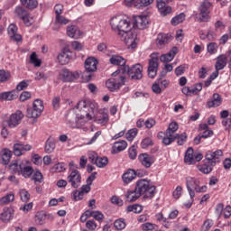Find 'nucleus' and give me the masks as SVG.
Here are the masks:
<instances>
[{"instance_id": "6ab92c4d", "label": "nucleus", "mask_w": 231, "mask_h": 231, "mask_svg": "<svg viewBox=\"0 0 231 231\" xmlns=\"http://www.w3.org/2000/svg\"><path fill=\"white\" fill-rule=\"evenodd\" d=\"M172 41V36L171 34L159 33L156 39L157 47L162 50V48H165L169 42Z\"/></svg>"}, {"instance_id": "c756f323", "label": "nucleus", "mask_w": 231, "mask_h": 231, "mask_svg": "<svg viewBox=\"0 0 231 231\" xmlns=\"http://www.w3.org/2000/svg\"><path fill=\"white\" fill-rule=\"evenodd\" d=\"M17 97H19V92H17V90L0 93V100H15Z\"/></svg>"}, {"instance_id": "7c9ffc66", "label": "nucleus", "mask_w": 231, "mask_h": 231, "mask_svg": "<svg viewBox=\"0 0 231 231\" xmlns=\"http://www.w3.org/2000/svg\"><path fill=\"white\" fill-rule=\"evenodd\" d=\"M67 35L72 39H80V30L75 25H70L67 27Z\"/></svg>"}, {"instance_id": "4d7b16f0", "label": "nucleus", "mask_w": 231, "mask_h": 231, "mask_svg": "<svg viewBox=\"0 0 231 231\" xmlns=\"http://www.w3.org/2000/svg\"><path fill=\"white\" fill-rule=\"evenodd\" d=\"M136 134H138V129L133 128V129L129 130L126 133V140H128V142H133V140H134V137L136 136Z\"/></svg>"}, {"instance_id": "ea45409f", "label": "nucleus", "mask_w": 231, "mask_h": 231, "mask_svg": "<svg viewBox=\"0 0 231 231\" xmlns=\"http://www.w3.org/2000/svg\"><path fill=\"white\" fill-rule=\"evenodd\" d=\"M20 174H22L23 178H30V175L33 174V168H32L31 166H26V162H23Z\"/></svg>"}, {"instance_id": "9b49d317", "label": "nucleus", "mask_w": 231, "mask_h": 231, "mask_svg": "<svg viewBox=\"0 0 231 231\" xmlns=\"http://www.w3.org/2000/svg\"><path fill=\"white\" fill-rule=\"evenodd\" d=\"M221 158H223V151L221 150H217L216 152L208 151L206 153V160L211 167L216 166V163H219V162H221Z\"/></svg>"}, {"instance_id": "7ed1b4c3", "label": "nucleus", "mask_w": 231, "mask_h": 231, "mask_svg": "<svg viewBox=\"0 0 231 231\" xmlns=\"http://www.w3.org/2000/svg\"><path fill=\"white\" fill-rule=\"evenodd\" d=\"M77 108L83 114L82 116H86L91 120L93 118V115L97 109H98V105L97 103H93L89 100L79 101L77 105Z\"/></svg>"}, {"instance_id": "6e6552de", "label": "nucleus", "mask_w": 231, "mask_h": 231, "mask_svg": "<svg viewBox=\"0 0 231 231\" xmlns=\"http://www.w3.org/2000/svg\"><path fill=\"white\" fill-rule=\"evenodd\" d=\"M44 111V103L41 99L34 100L32 104V109H27V116L28 118H39L42 112Z\"/></svg>"}, {"instance_id": "cd10ccee", "label": "nucleus", "mask_w": 231, "mask_h": 231, "mask_svg": "<svg viewBox=\"0 0 231 231\" xmlns=\"http://www.w3.org/2000/svg\"><path fill=\"white\" fill-rule=\"evenodd\" d=\"M12 217H14V209H12V208H5L0 215L1 221L9 223Z\"/></svg>"}, {"instance_id": "0e129e2a", "label": "nucleus", "mask_w": 231, "mask_h": 231, "mask_svg": "<svg viewBox=\"0 0 231 231\" xmlns=\"http://www.w3.org/2000/svg\"><path fill=\"white\" fill-rule=\"evenodd\" d=\"M98 153L95 152H88V160L90 162V163H93V165H95V163H97V160H98Z\"/></svg>"}, {"instance_id": "9d476101", "label": "nucleus", "mask_w": 231, "mask_h": 231, "mask_svg": "<svg viewBox=\"0 0 231 231\" xmlns=\"http://www.w3.org/2000/svg\"><path fill=\"white\" fill-rule=\"evenodd\" d=\"M67 180L73 189H79V187H80V184L82 183V175L78 170H72L69 174Z\"/></svg>"}, {"instance_id": "bb28decb", "label": "nucleus", "mask_w": 231, "mask_h": 231, "mask_svg": "<svg viewBox=\"0 0 231 231\" xmlns=\"http://www.w3.org/2000/svg\"><path fill=\"white\" fill-rule=\"evenodd\" d=\"M141 193L137 188V186H135L134 189V190H128L126 192V195H125V198H126V200L129 202V203H133L134 201H136L137 199H139V198L141 197Z\"/></svg>"}, {"instance_id": "b1692460", "label": "nucleus", "mask_w": 231, "mask_h": 231, "mask_svg": "<svg viewBox=\"0 0 231 231\" xmlns=\"http://www.w3.org/2000/svg\"><path fill=\"white\" fill-rule=\"evenodd\" d=\"M24 162L18 160V161H14L10 165H9V170L13 174H18V176H21V172H23V165Z\"/></svg>"}, {"instance_id": "603ef678", "label": "nucleus", "mask_w": 231, "mask_h": 231, "mask_svg": "<svg viewBox=\"0 0 231 231\" xmlns=\"http://www.w3.org/2000/svg\"><path fill=\"white\" fill-rule=\"evenodd\" d=\"M10 77H12L10 71L0 69V82H8V80H10Z\"/></svg>"}, {"instance_id": "3c124183", "label": "nucleus", "mask_w": 231, "mask_h": 231, "mask_svg": "<svg viewBox=\"0 0 231 231\" xmlns=\"http://www.w3.org/2000/svg\"><path fill=\"white\" fill-rule=\"evenodd\" d=\"M211 6L212 3H210L208 0H204L199 6V12H206L209 14L208 10H210Z\"/></svg>"}, {"instance_id": "de8ad7c7", "label": "nucleus", "mask_w": 231, "mask_h": 231, "mask_svg": "<svg viewBox=\"0 0 231 231\" xmlns=\"http://www.w3.org/2000/svg\"><path fill=\"white\" fill-rule=\"evenodd\" d=\"M30 62L33 64L35 68H41L42 61L39 58H37V53L32 52L30 56Z\"/></svg>"}, {"instance_id": "1a4fd4ad", "label": "nucleus", "mask_w": 231, "mask_h": 231, "mask_svg": "<svg viewBox=\"0 0 231 231\" xmlns=\"http://www.w3.org/2000/svg\"><path fill=\"white\" fill-rule=\"evenodd\" d=\"M158 53H152L150 55V60L148 63V77L150 79H154L158 75V68H160V63H158Z\"/></svg>"}, {"instance_id": "4be33fe9", "label": "nucleus", "mask_w": 231, "mask_h": 231, "mask_svg": "<svg viewBox=\"0 0 231 231\" xmlns=\"http://www.w3.org/2000/svg\"><path fill=\"white\" fill-rule=\"evenodd\" d=\"M71 59V51L69 49L64 48L60 55H58V60L61 66H66Z\"/></svg>"}, {"instance_id": "13d9d810", "label": "nucleus", "mask_w": 231, "mask_h": 231, "mask_svg": "<svg viewBox=\"0 0 231 231\" xmlns=\"http://www.w3.org/2000/svg\"><path fill=\"white\" fill-rule=\"evenodd\" d=\"M20 198H21V200L23 201V203H26L30 201V193L26 189H21Z\"/></svg>"}, {"instance_id": "dca6fc26", "label": "nucleus", "mask_w": 231, "mask_h": 231, "mask_svg": "<svg viewBox=\"0 0 231 231\" xmlns=\"http://www.w3.org/2000/svg\"><path fill=\"white\" fill-rule=\"evenodd\" d=\"M138 160L140 163L144 167L145 169H151L152 166V163L156 162V157L150 155L148 153H141L138 156Z\"/></svg>"}, {"instance_id": "774afa93", "label": "nucleus", "mask_w": 231, "mask_h": 231, "mask_svg": "<svg viewBox=\"0 0 231 231\" xmlns=\"http://www.w3.org/2000/svg\"><path fill=\"white\" fill-rule=\"evenodd\" d=\"M96 122H97V124H107V122H109V115L107 114H103L102 117H97L96 119Z\"/></svg>"}, {"instance_id": "49530a36", "label": "nucleus", "mask_w": 231, "mask_h": 231, "mask_svg": "<svg viewBox=\"0 0 231 231\" xmlns=\"http://www.w3.org/2000/svg\"><path fill=\"white\" fill-rule=\"evenodd\" d=\"M127 212H134V214H140V212H142V210H143V207H142L141 205L138 204H134L132 206H128L126 208Z\"/></svg>"}, {"instance_id": "4468645a", "label": "nucleus", "mask_w": 231, "mask_h": 231, "mask_svg": "<svg viewBox=\"0 0 231 231\" xmlns=\"http://www.w3.org/2000/svg\"><path fill=\"white\" fill-rule=\"evenodd\" d=\"M80 78V72L74 71L71 72L68 69H64L60 72V79L63 82H73V80H77V79Z\"/></svg>"}, {"instance_id": "79ce46f5", "label": "nucleus", "mask_w": 231, "mask_h": 231, "mask_svg": "<svg viewBox=\"0 0 231 231\" xmlns=\"http://www.w3.org/2000/svg\"><path fill=\"white\" fill-rule=\"evenodd\" d=\"M55 151V141L48 139L45 143V152L51 154Z\"/></svg>"}, {"instance_id": "052dcab7", "label": "nucleus", "mask_w": 231, "mask_h": 231, "mask_svg": "<svg viewBox=\"0 0 231 231\" xmlns=\"http://www.w3.org/2000/svg\"><path fill=\"white\" fill-rule=\"evenodd\" d=\"M152 90L153 93H155V95H160L163 90V87H160V81H158L152 84Z\"/></svg>"}, {"instance_id": "e433bc0d", "label": "nucleus", "mask_w": 231, "mask_h": 231, "mask_svg": "<svg viewBox=\"0 0 231 231\" xmlns=\"http://www.w3.org/2000/svg\"><path fill=\"white\" fill-rule=\"evenodd\" d=\"M11 159H12V151L8 149H4L2 151V163L4 165H8V163H10Z\"/></svg>"}, {"instance_id": "a211bd4d", "label": "nucleus", "mask_w": 231, "mask_h": 231, "mask_svg": "<svg viewBox=\"0 0 231 231\" xmlns=\"http://www.w3.org/2000/svg\"><path fill=\"white\" fill-rule=\"evenodd\" d=\"M91 191V184H85L81 187L80 190H75L72 192L74 201H80L83 199L84 195Z\"/></svg>"}, {"instance_id": "0eeeda50", "label": "nucleus", "mask_w": 231, "mask_h": 231, "mask_svg": "<svg viewBox=\"0 0 231 231\" xmlns=\"http://www.w3.org/2000/svg\"><path fill=\"white\" fill-rule=\"evenodd\" d=\"M143 67L137 63L131 68L127 65L123 67V75L126 73L128 77L132 79V80H140L143 77Z\"/></svg>"}, {"instance_id": "473e14b6", "label": "nucleus", "mask_w": 231, "mask_h": 231, "mask_svg": "<svg viewBox=\"0 0 231 231\" xmlns=\"http://www.w3.org/2000/svg\"><path fill=\"white\" fill-rule=\"evenodd\" d=\"M123 181L125 185H129L134 178H136V171L134 170H128L125 173L123 174L122 176Z\"/></svg>"}, {"instance_id": "f704fd0d", "label": "nucleus", "mask_w": 231, "mask_h": 231, "mask_svg": "<svg viewBox=\"0 0 231 231\" xmlns=\"http://www.w3.org/2000/svg\"><path fill=\"white\" fill-rule=\"evenodd\" d=\"M159 138H162V143H164V145H171V143L172 142H174V140H176V137H174V135L169 136L167 134V132H165V134H163V132H160L158 134Z\"/></svg>"}, {"instance_id": "09e8293b", "label": "nucleus", "mask_w": 231, "mask_h": 231, "mask_svg": "<svg viewBox=\"0 0 231 231\" xmlns=\"http://www.w3.org/2000/svg\"><path fill=\"white\" fill-rule=\"evenodd\" d=\"M175 140H177L178 145H183L187 142V134L182 133L181 134H176L174 135Z\"/></svg>"}, {"instance_id": "f257e3e1", "label": "nucleus", "mask_w": 231, "mask_h": 231, "mask_svg": "<svg viewBox=\"0 0 231 231\" xmlns=\"http://www.w3.org/2000/svg\"><path fill=\"white\" fill-rule=\"evenodd\" d=\"M110 25L112 30L116 32L117 35H119L126 44H129L132 50L136 48V34L133 32L131 22L126 19H122L120 16H116L110 20Z\"/></svg>"}, {"instance_id": "5fc2aeb1", "label": "nucleus", "mask_w": 231, "mask_h": 231, "mask_svg": "<svg viewBox=\"0 0 231 231\" xmlns=\"http://www.w3.org/2000/svg\"><path fill=\"white\" fill-rule=\"evenodd\" d=\"M114 226L117 230H124V228L126 226L125 221L124 218H119L114 222Z\"/></svg>"}, {"instance_id": "2f4dec72", "label": "nucleus", "mask_w": 231, "mask_h": 231, "mask_svg": "<svg viewBox=\"0 0 231 231\" xmlns=\"http://www.w3.org/2000/svg\"><path fill=\"white\" fill-rule=\"evenodd\" d=\"M226 68V56L225 54L219 55L217 58V62L215 64V69L217 71H221Z\"/></svg>"}, {"instance_id": "2eb2a0df", "label": "nucleus", "mask_w": 231, "mask_h": 231, "mask_svg": "<svg viewBox=\"0 0 231 231\" xmlns=\"http://www.w3.org/2000/svg\"><path fill=\"white\" fill-rule=\"evenodd\" d=\"M157 3V8L162 15V17H165L166 15H169L172 12V8L167 5L169 3H172V0H156Z\"/></svg>"}, {"instance_id": "e2e57ef3", "label": "nucleus", "mask_w": 231, "mask_h": 231, "mask_svg": "<svg viewBox=\"0 0 231 231\" xmlns=\"http://www.w3.org/2000/svg\"><path fill=\"white\" fill-rule=\"evenodd\" d=\"M152 145V139L146 137L141 143L142 149H147V147H151Z\"/></svg>"}, {"instance_id": "f8f14e48", "label": "nucleus", "mask_w": 231, "mask_h": 231, "mask_svg": "<svg viewBox=\"0 0 231 231\" xmlns=\"http://www.w3.org/2000/svg\"><path fill=\"white\" fill-rule=\"evenodd\" d=\"M134 28H137V30L149 28V17L145 14L134 16Z\"/></svg>"}, {"instance_id": "58836bf2", "label": "nucleus", "mask_w": 231, "mask_h": 231, "mask_svg": "<svg viewBox=\"0 0 231 231\" xmlns=\"http://www.w3.org/2000/svg\"><path fill=\"white\" fill-rule=\"evenodd\" d=\"M178 129H179L178 123L177 122H171L169 125V127H168V129L166 130L165 133L168 136H175L176 134H174V133H176V131H178Z\"/></svg>"}, {"instance_id": "423d86ee", "label": "nucleus", "mask_w": 231, "mask_h": 231, "mask_svg": "<svg viewBox=\"0 0 231 231\" xmlns=\"http://www.w3.org/2000/svg\"><path fill=\"white\" fill-rule=\"evenodd\" d=\"M14 14L16 19L23 21L25 26H32V23H34L33 16L23 5H17L14 10Z\"/></svg>"}, {"instance_id": "6e6d98bb", "label": "nucleus", "mask_w": 231, "mask_h": 231, "mask_svg": "<svg viewBox=\"0 0 231 231\" xmlns=\"http://www.w3.org/2000/svg\"><path fill=\"white\" fill-rule=\"evenodd\" d=\"M217 48H218L217 43L210 42L207 46L208 53H209L210 55H214V53H217Z\"/></svg>"}, {"instance_id": "393cba45", "label": "nucleus", "mask_w": 231, "mask_h": 231, "mask_svg": "<svg viewBox=\"0 0 231 231\" xmlns=\"http://www.w3.org/2000/svg\"><path fill=\"white\" fill-rule=\"evenodd\" d=\"M223 104V97L221 95L215 93L212 96V100L207 102V107L209 109L212 107H219Z\"/></svg>"}, {"instance_id": "69168bd1", "label": "nucleus", "mask_w": 231, "mask_h": 231, "mask_svg": "<svg viewBox=\"0 0 231 231\" xmlns=\"http://www.w3.org/2000/svg\"><path fill=\"white\" fill-rule=\"evenodd\" d=\"M154 0H139V5H135V8H142V6H149V5H152Z\"/></svg>"}, {"instance_id": "ddd939ff", "label": "nucleus", "mask_w": 231, "mask_h": 231, "mask_svg": "<svg viewBox=\"0 0 231 231\" xmlns=\"http://www.w3.org/2000/svg\"><path fill=\"white\" fill-rule=\"evenodd\" d=\"M23 112L17 110L14 114H12L8 120H5V123L7 124L8 127L11 129L14 127H17L19 124H21V120H23Z\"/></svg>"}, {"instance_id": "c03bdc74", "label": "nucleus", "mask_w": 231, "mask_h": 231, "mask_svg": "<svg viewBox=\"0 0 231 231\" xmlns=\"http://www.w3.org/2000/svg\"><path fill=\"white\" fill-rule=\"evenodd\" d=\"M109 163V159L107 157H97L95 165L99 169H104Z\"/></svg>"}, {"instance_id": "39448f33", "label": "nucleus", "mask_w": 231, "mask_h": 231, "mask_svg": "<svg viewBox=\"0 0 231 231\" xmlns=\"http://www.w3.org/2000/svg\"><path fill=\"white\" fill-rule=\"evenodd\" d=\"M97 66H98V60H97V59L94 57L88 58L85 60V70L81 73V79L89 82L93 78V73H95Z\"/></svg>"}, {"instance_id": "a18cd8bd", "label": "nucleus", "mask_w": 231, "mask_h": 231, "mask_svg": "<svg viewBox=\"0 0 231 231\" xmlns=\"http://www.w3.org/2000/svg\"><path fill=\"white\" fill-rule=\"evenodd\" d=\"M185 21V14L180 13V14L176 15L171 19V24L173 26H178V24L183 23Z\"/></svg>"}, {"instance_id": "c9c22d12", "label": "nucleus", "mask_w": 231, "mask_h": 231, "mask_svg": "<svg viewBox=\"0 0 231 231\" xmlns=\"http://www.w3.org/2000/svg\"><path fill=\"white\" fill-rule=\"evenodd\" d=\"M22 6H24V8H27V10H34V8H37V0H20Z\"/></svg>"}, {"instance_id": "f03ea898", "label": "nucleus", "mask_w": 231, "mask_h": 231, "mask_svg": "<svg viewBox=\"0 0 231 231\" xmlns=\"http://www.w3.org/2000/svg\"><path fill=\"white\" fill-rule=\"evenodd\" d=\"M135 187L139 189L141 196L148 199H152L156 194V186L152 185L151 180L141 179L137 180Z\"/></svg>"}, {"instance_id": "4c0bfd02", "label": "nucleus", "mask_w": 231, "mask_h": 231, "mask_svg": "<svg viewBox=\"0 0 231 231\" xmlns=\"http://www.w3.org/2000/svg\"><path fill=\"white\" fill-rule=\"evenodd\" d=\"M15 199V196L13 193H9L0 199V205L4 207V205H8L12 203Z\"/></svg>"}, {"instance_id": "aec40b11", "label": "nucleus", "mask_w": 231, "mask_h": 231, "mask_svg": "<svg viewBox=\"0 0 231 231\" xmlns=\"http://www.w3.org/2000/svg\"><path fill=\"white\" fill-rule=\"evenodd\" d=\"M32 151V145L30 144H23V143H15L13 147V152L14 156H23L24 152Z\"/></svg>"}, {"instance_id": "f3484780", "label": "nucleus", "mask_w": 231, "mask_h": 231, "mask_svg": "<svg viewBox=\"0 0 231 231\" xmlns=\"http://www.w3.org/2000/svg\"><path fill=\"white\" fill-rule=\"evenodd\" d=\"M119 80L120 81H117L115 79H108L106 82V86L108 89H110V91H115L116 89H119L120 86H124V84H125V77L120 76Z\"/></svg>"}, {"instance_id": "37998d69", "label": "nucleus", "mask_w": 231, "mask_h": 231, "mask_svg": "<svg viewBox=\"0 0 231 231\" xmlns=\"http://www.w3.org/2000/svg\"><path fill=\"white\" fill-rule=\"evenodd\" d=\"M44 221H46V213L44 211L37 212L35 215L36 225H44Z\"/></svg>"}, {"instance_id": "412c9836", "label": "nucleus", "mask_w": 231, "mask_h": 231, "mask_svg": "<svg viewBox=\"0 0 231 231\" xmlns=\"http://www.w3.org/2000/svg\"><path fill=\"white\" fill-rule=\"evenodd\" d=\"M7 33L12 41H15V42H19L23 37L21 34L17 33V25L11 23L7 28Z\"/></svg>"}, {"instance_id": "a878e982", "label": "nucleus", "mask_w": 231, "mask_h": 231, "mask_svg": "<svg viewBox=\"0 0 231 231\" xmlns=\"http://www.w3.org/2000/svg\"><path fill=\"white\" fill-rule=\"evenodd\" d=\"M109 60L114 66H119V69L122 73L124 72L125 66H127L125 65V59L118 55H113Z\"/></svg>"}, {"instance_id": "72a5a7b5", "label": "nucleus", "mask_w": 231, "mask_h": 231, "mask_svg": "<svg viewBox=\"0 0 231 231\" xmlns=\"http://www.w3.org/2000/svg\"><path fill=\"white\" fill-rule=\"evenodd\" d=\"M184 162L185 163H188V165H192V163H195L194 149L192 147L188 148L186 151Z\"/></svg>"}, {"instance_id": "a19ab883", "label": "nucleus", "mask_w": 231, "mask_h": 231, "mask_svg": "<svg viewBox=\"0 0 231 231\" xmlns=\"http://www.w3.org/2000/svg\"><path fill=\"white\" fill-rule=\"evenodd\" d=\"M125 149H127V142L124 140L116 142L114 144V151H116V152H122V151H125Z\"/></svg>"}, {"instance_id": "8fccbe9b", "label": "nucleus", "mask_w": 231, "mask_h": 231, "mask_svg": "<svg viewBox=\"0 0 231 231\" xmlns=\"http://www.w3.org/2000/svg\"><path fill=\"white\" fill-rule=\"evenodd\" d=\"M64 171H66V164L63 162H59L51 169V172H64Z\"/></svg>"}, {"instance_id": "864d4df0", "label": "nucleus", "mask_w": 231, "mask_h": 231, "mask_svg": "<svg viewBox=\"0 0 231 231\" xmlns=\"http://www.w3.org/2000/svg\"><path fill=\"white\" fill-rule=\"evenodd\" d=\"M198 23H207L208 19H210V16L208 15V13L206 12H199V14L197 16Z\"/></svg>"}, {"instance_id": "c85d7f7f", "label": "nucleus", "mask_w": 231, "mask_h": 231, "mask_svg": "<svg viewBox=\"0 0 231 231\" xmlns=\"http://www.w3.org/2000/svg\"><path fill=\"white\" fill-rule=\"evenodd\" d=\"M178 53V47H172V49L167 54H162L160 58L161 62H171L174 57H176V54Z\"/></svg>"}, {"instance_id": "20e7f679", "label": "nucleus", "mask_w": 231, "mask_h": 231, "mask_svg": "<svg viewBox=\"0 0 231 231\" xmlns=\"http://www.w3.org/2000/svg\"><path fill=\"white\" fill-rule=\"evenodd\" d=\"M199 180L194 177L186 178V187L189 194L190 199H194V197L196 196L194 190H196L197 192H207V186L199 187Z\"/></svg>"}, {"instance_id": "338daca9", "label": "nucleus", "mask_w": 231, "mask_h": 231, "mask_svg": "<svg viewBox=\"0 0 231 231\" xmlns=\"http://www.w3.org/2000/svg\"><path fill=\"white\" fill-rule=\"evenodd\" d=\"M55 23L58 24H68L69 21L66 17L60 14L56 16Z\"/></svg>"}, {"instance_id": "680f3d73", "label": "nucleus", "mask_w": 231, "mask_h": 231, "mask_svg": "<svg viewBox=\"0 0 231 231\" xmlns=\"http://www.w3.org/2000/svg\"><path fill=\"white\" fill-rule=\"evenodd\" d=\"M33 180L35 181V185H39V183H42V173L39 171H37L34 174H33Z\"/></svg>"}, {"instance_id": "bf43d9fd", "label": "nucleus", "mask_w": 231, "mask_h": 231, "mask_svg": "<svg viewBox=\"0 0 231 231\" xmlns=\"http://www.w3.org/2000/svg\"><path fill=\"white\" fill-rule=\"evenodd\" d=\"M211 226H214V221H212V219H207L206 221H204L201 228L202 231H208L210 230Z\"/></svg>"}, {"instance_id": "5701e85b", "label": "nucleus", "mask_w": 231, "mask_h": 231, "mask_svg": "<svg viewBox=\"0 0 231 231\" xmlns=\"http://www.w3.org/2000/svg\"><path fill=\"white\" fill-rule=\"evenodd\" d=\"M67 124H69V127H72V129H79L82 127V124L79 123V118H77V115L75 113H69L67 116Z\"/></svg>"}]
</instances>
